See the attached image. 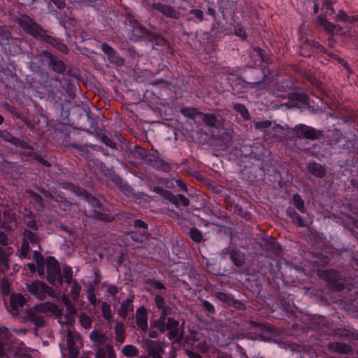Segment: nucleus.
<instances>
[{
    "instance_id": "nucleus-2",
    "label": "nucleus",
    "mask_w": 358,
    "mask_h": 358,
    "mask_svg": "<svg viewBox=\"0 0 358 358\" xmlns=\"http://www.w3.org/2000/svg\"><path fill=\"white\" fill-rule=\"evenodd\" d=\"M20 27L27 34L36 38H39L44 29L27 15H22L15 20Z\"/></svg>"
},
{
    "instance_id": "nucleus-47",
    "label": "nucleus",
    "mask_w": 358,
    "mask_h": 358,
    "mask_svg": "<svg viewBox=\"0 0 358 358\" xmlns=\"http://www.w3.org/2000/svg\"><path fill=\"white\" fill-rule=\"evenodd\" d=\"M80 322L81 325L85 329H89L91 327L92 320L90 317L85 314H82L80 315Z\"/></svg>"
},
{
    "instance_id": "nucleus-45",
    "label": "nucleus",
    "mask_w": 358,
    "mask_h": 358,
    "mask_svg": "<svg viewBox=\"0 0 358 358\" xmlns=\"http://www.w3.org/2000/svg\"><path fill=\"white\" fill-rule=\"evenodd\" d=\"M39 38L41 40L45 41L46 43H50L53 47H55L56 43H57V42L59 41L58 39L47 34L45 30L43 31Z\"/></svg>"
},
{
    "instance_id": "nucleus-49",
    "label": "nucleus",
    "mask_w": 358,
    "mask_h": 358,
    "mask_svg": "<svg viewBox=\"0 0 358 358\" xmlns=\"http://www.w3.org/2000/svg\"><path fill=\"white\" fill-rule=\"evenodd\" d=\"M87 299L92 305H93L94 306H96V303H97V299H96V295L94 292V288L92 286L87 291Z\"/></svg>"
},
{
    "instance_id": "nucleus-16",
    "label": "nucleus",
    "mask_w": 358,
    "mask_h": 358,
    "mask_svg": "<svg viewBox=\"0 0 358 358\" xmlns=\"http://www.w3.org/2000/svg\"><path fill=\"white\" fill-rule=\"evenodd\" d=\"M167 330H169L168 337L172 340L179 334V322L173 317H168L166 320Z\"/></svg>"
},
{
    "instance_id": "nucleus-42",
    "label": "nucleus",
    "mask_w": 358,
    "mask_h": 358,
    "mask_svg": "<svg viewBox=\"0 0 358 358\" xmlns=\"http://www.w3.org/2000/svg\"><path fill=\"white\" fill-rule=\"evenodd\" d=\"M101 313H102V316L106 320H109L112 317L110 305L108 304L106 302L102 303Z\"/></svg>"
},
{
    "instance_id": "nucleus-11",
    "label": "nucleus",
    "mask_w": 358,
    "mask_h": 358,
    "mask_svg": "<svg viewBox=\"0 0 358 358\" xmlns=\"http://www.w3.org/2000/svg\"><path fill=\"white\" fill-rule=\"evenodd\" d=\"M10 313L13 315L18 314V309L23 307L27 302V299L21 294H11L10 297Z\"/></svg>"
},
{
    "instance_id": "nucleus-25",
    "label": "nucleus",
    "mask_w": 358,
    "mask_h": 358,
    "mask_svg": "<svg viewBox=\"0 0 358 358\" xmlns=\"http://www.w3.org/2000/svg\"><path fill=\"white\" fill-rule=\"evenodd\" d=\"M90 337L93 342L98 343L99 345L105 344L108 341L107 336L98 331H92Z\"/></svg>"
},
{
    "instance_id": "nucleus-62",
    "label": "nucleus",
    "mask_w": 358,
    "mask_h": 358,
    "mask_svg": "<svg viewBox=\"0 0 358 358\" xmlns=\"http://www.w3.org/2000/svg\"><path fill=\"white\" fill-rule=\"evenodd\" d=\"M0 289L3 294H8L10 291V286L6 280H2L0 282Z\"/></svg>"
},
{
    "instance_id": "nucleus-56",
    "label": "nucleus",
    "mask_w": 358,
    "mask_h": 358,
    "mask_svg": "<svg viewBox=\"0 0 358 358\" xmlns=\"http://www.w3.org/2000/svg\"><path fill=\"white\" fill-rule=\"evenodd\" d=\"M59 203V207L63 210H69L71 209V203L66 201L64 197L61 196V201H57Z\"/></svg>"
},
{
    "instance_id": "nucleus-6",
    "label": "nucleus",
    "mask_w": 358,
    "mask_h": 358,
    "mask_svg": "<svg viewBox=\"0 0 358 358\" xmlns=\"http://www.w3.org/2000/svg\"><path fill=\"white\" fill-rule=\"evenodd\" d=\"M154 192L160 194L164 199L169 201L176 206H178L180 203L184 206H188L190 204L189 200L182 194L174 195L170 191L160 187H155Z\"/></svg>"
},
{
    "instance_id": "nucleus-24",
    "label": "nucleus",
    "mask_w": 358,
    "mask_h": 358,
    "mask_svg": "<svg viewBox=\"0 0 358 358\" xmlns=\"http://www.w3.org/2000/svg\"><path fill=\"white\" fill-rule=\"evenodd\" d=\"M229 258L237 267H241L245 262L243 256L235 250H231L229 253Z\"/></svg>"
},
{
    "instance_id": "nucleus-9",
    "label": "nucleus",
    "mask_w": 358,
    "mask_h": 358,
    "mask_svg": "<svg viewBox=\"0 0 358 358\" xmlns=\"http://www.w3.org/2000/svg\"><path fill=\"white\" fill-rule=\"evenodd\" d=\"M289 107L301 108L308 105V96L303 92H293L288 95Z\"/></svg>"
},
{
    "instance_id": "nucleus-44",
    "label": "nucleus",
    "mask_w": 358,
    "mask_h": 358,
    "mask_svg": "<svg viewBox=\"0 0 358 358\" xmlns=\"http://www.w3.org/2000/svg\"><path fill=\"white\" fill-rule=\"evenodd\" d=\"M146 284L150 287L155 288L156 289H166L165 286L161 282L153 279L149 278L146 280Z\"/></svg>"
},
{
    "instance_id": "nucleus-48",
    "label": "nucleus",
    "mask_w": 358,
    "mask_h": 358,
    "mask_svg": "<svg viewBox=\"0 0 358 358\" xmlns=\"http://www.w3.org/2000/svg\"><path fill=\"white\" fill-rule=\"evenodd\" d=\"M10 37V31L0 27V43L3 44V43L8 41Z\"/></svg>"
},
{
    "instance_id": "nucleus-53",
    "label": "nucleus",
    "mask_w": 358,
    "mask_h": 358,
    "mask_svg": "<svg viewBox=\"0 0 358 358\" xmlns=\"http://www.w3.org/2000/svg\"><path fill=\"white\" fill-rule=\"evenodd\" d=\"M66 146L75 148L80 153L81 155H85L87 153V149L83 145L69 143Z\"/></svg>"
},
{
    "instance_id": "nucleus-54",
    "label": "nucleus",
    "mask_w": 358,
    "mask_h": 358,
    "mask_svg": "<svg viewBox=\"0 0 358 358\" xmlns=\"http://www.w3.org/2000/svg\"><path fill=\"white\" fill-rule=\"evenodd\" d=\"M138 29L140 30L141 33L147 36L149 39H152L157 37V34L155 32L148 30L147 28L143 26H138Z\"/></svg>"
},
{
    "instance_id": "nucleus-57",
    "label": "nucleus",
    "mask_w": 358,
    "mask_h": 358,
    "mask_svg": "<svg viewBox=\"0 0 358 358\" xmlns=\"http://www.w3.org/2000/svg\"><path fill=\"white\" fill-rule=\"evenodd\" d=\"M320 48H321V51L324 52L329 57L331 58L334 60L337 61L338 63H339L340 60H341L343 59L340 56H338L337 54H336L331 51H328L324 47H320Z\"/></svg>"
},
{
    "instance_id": "nucleus-58",
    "label": "nucleus",
    "mask_w": 358,
    "mask_h": 358,
    "mask_svg": "<svg viewBox=\"0 0 358 358\" xmlns=\"http://www.w3.org/2000/svg\"><path fill=\"white\" fill-rule=\"evenodd\" d=\"M202 306L206 311H207L211 314H214L215 313V307L213 306V305L212 303H210L208 301H206V300L202 301Z\"/></svg>"
},
{
    "instance_id": "nucleus-23",
    "label": "nucleus",
    "mask_w": 358,
    "mask_h": 358,
    "mask_svg": "<svg viewBox=\"0 0 358 358\" xmlns=\"http://www.w3.org/2000/svg\"><path fill=\"white\" fill-rule=\"evenodd\" d=\"M200 115L202 116L203 122L207 127H217L218 120L215 114L202 113Z\"/></svg>"
},
{
    "instance_id": "nucleus-50",
    "label": "nucleus",
    "mask_w": 358,
    "mask_h": 358,
    "mask_svg": "<svg viewBox=\"0 0 358 358\" xmlns=\"http://www.w3.org/2000/svg\"><path fill=\"white\" fill-rule=\"evenodd\" d=\"M29 152H28L29 155H31V156H33L35 159H36L38 162L42 164L46 167H50V164L48 161L43 159L41 156L38 155L36 153H34L33 150H29Z\"/></svg>"
},
{
    "instance_id": "nucleus-27",
    "label": "nucleus",
    "mask_w": 358,
    "mask_h": 358,
    "mask_svg": "<svg viewBox=\"0 0 358 358\" xmlns=\"http://www.w3.org/2000/svg\"><path fill=\"white\" fill-rule=\"evenodd\" d=\"M94 219L103 222H110L115 220V217L108 213H103L96 210H94L92 215Z\"/></svg>"
},
{
    "instance_id": "nucleus-18",
    "label": "nucleus",
    "mask_w": 358,
    "mask_h": 358,
    "mask_svg": "<svg viewBox=\"0 0 358 358\" xmlns=\"http://www.w3.org/2000/svg\"><path fill=\"white\" fill-rule=\"evenodd\" d=\"M134 296H131L130 298L124 300L118 310V315L122 318L124 319L127 316V314L130 311H133L134 307L132 305Z\"/></svg>"
},
{
    "instance_id": "nucleus-3",
    "label": "nucleus",
    "mask_w": 358,
    "mask_h": 358,
    "mask_svg": "<svg viewBox=\"0 0 358 358\" xmlns=\"http://www.w3.org/2000/svg\"><path fill=\"white\" fill-rule=\"evenodd\" d=\"M292 131L296 138L311 141L320 139L324 133L322 130L317 129L304 124L296 125L292 129Z\"/></svg>"
},
{
    "instance_id": "nucleus-19",
    "label": "nucleus",
    "mask_w": 358,
    "mask_h": 358,
    "mask_svg": "<svg viewBox=\"0 0 358 358\" xmlns=\"http://www.w3.org/2000/svg\"><path fill=\"white\" fill-rule=\"evenodd\" d=\"M329 348L333 351L341 354H348L352 351V348L350 345L341 342L329 343Z\"/></svg>"
},
{
    "instance_id": "nucleus-7",
    "label": "nucleus",
    "mask_w": 358,
    "mask_h": 358,
    "mask_svg": "<svg viewBox=\"0 0 358 358\" xmlns=\"http://www.w3.org/2000/svg\"><path fill=\"white\" fill-rule=\"evenodd\" d=\"M151 8L152 10L162 13L164 16L171 19L178 20L182 16L181 13L174 7L162 2L153 3Z\"/></svg>"
},
{
    "instance_id": "nucleus-8",
    "label": "nucleus",
    "mask_w": 358,
    "mask_h": 358,
    "mask_svg": "<svg viewBox=\"0 0 358 358\" xmlns=\"http://www.w3.org/2000/svg\"><path fill=\"white\" fill-rule=\"evenodd\" d=\"M0 138L5 142L10 143L12 145L19 146L22 149L34 150L33 147L29 145L27 142L13 136L6 130L0 131Z\"/></svg>"
},
{
    "instance_id": "nucleus-61",
    "label": "nucleus",
    "mask_w": 358,
    "mask_h": 358,
    "mask_svg": "<svg viewBox=\"0 0 358 358\" xmlns=\"http://www.w3.org/2000/svg\"><path fill=\"white\" fill-rule=\"evenodd\" d=\"M29 243L25 241H22V245L20 248L21 256L23 257H27V256L29 253Z\"/></svg>"
},
{
    "instance_id": "nucleus-4",
    "label": "nucleus",
    "mask_w": 358,
    "mask_h": 358,
    "mask_svg": "<svg viewBox=\"0 0 358 358\" xmlns=\"http://www.w3.org/2000/svg\"><path fill=\"white\" fill-rule=\"evenodd\" d=\"M317 275L320 279L327 281L334 290L341 291L345 287L341 275L334 270H319Z\"/></svg>"
},
{
    "instance_id": "nucleus-37",
    "label": "nucleus",
    "mask_w": 358,
    "mask_h": 358,
    "mask_svg": "<svg viewBox=\"0 0 358 358\" xmlns=\"http://www.w3.org/2000/svg\"><path fill=\"white\" fill-rule=\"evenodd\" d=\"M81 291V286L77 281H73L72 282V286L71 289V294L72 299L74 301H77L80 297V292Z\"/></svg>"
},
{
    "instance_id": "nucleus-40",
    "label": "nucleus",
    "mask_w": 358,
    "mask_h": 358,
    "mask_svg": "<svg viewBox=\"0 0 358 358\" xmlns=\"http://www.w3.org/2000/svg\"><path fill=\"white\" fill-rule=\"evenodd\" d=\"M8 329L6 327L0 328V357L2 358L5 355L3 341L7 338Z\"/></svg>"
},
{
    "instance_id": "nucleus-28",
    "label": "nucleus",
    "mask_w": 358,
    "mask_h": 358,
    "mask_svg": "<svg viewBox=\"0 0 358 358\" xmlns=\"http://www.w3.org/2000/svg\"><path fill=\"white\" fill-rule=\"evenodd\" d=\"M50 63L53 70L57 73H63L66 69L64 63L57 57H52L50 59Z\"/></svg>"
},
{
    "instance_id": "nucleus-30",
    "label": "nucleus",
    "mask_w": 358,
    "mask_h": 358,
    "mask_svg": "<svg viewBox=\"0 0 358 358\" xmlns=\"http://www.w3.org/2000/svg\"><path fill=\"white\" fill-rule=\"evenodd\" d=\"M122 354L127 357H134L138 355V350L133 345H127L122 349Z\"/></svg>"
},
{
    "instance_id": "nucleus-14",
    "label": "nucleus",
    "mask_w": 358,
    "mask_h": 358,
    "mask_svg": "<svg viewBox=\"0 0 358 358\" xmlns=\"http://www.w3.org/2000/svg\"><path fill=\"white\" fill-rule=\"evenodd\" d=\"M101 48L102 51L107 55L108 59L111 62L118 65L122 64V60L120 57L117 51L114 50L112 47L108 45L106 43H103L101 45Z\"/></svg>"
},
{
    "instance_id": "nucleus-17",
    "label": "nucleus",
    "mask_w": 358,
    "mask_h": 358,
    "mask_svg": "<svg viewBox=\"0 0 358 358\" xmlns=\"http://www.w3.org/2000/svg\"><path fill=\"white\" fill-rule=\"evenodd\" d=\"M308 171L314 176L322 178L326 174L325 168L317 162L309 163L307 166Z\"/></svg>"
},
{
    "instance_id": "nucleus-33",
    "label": "nucleus",
    "mask_w": 358,
    "mask_h": 358,
    "mask_svg": "<svg viewBox=\"0 0 358 358\" xmlns=\"http://www.w3.org/2000/svg\"><path fill=\"white\" fill-rule=\"evenodd\" d=\"M180 113L185 117H187L189 118H194L197 115H200L202 114L201 112H199L196 108H182L180 109Z\"/></svg>"
},
{
    "instance_id": "nucleus-39",
    "label": "nucleus",
    "mask_w": 358,
    "mask_h": 358,
    "mask_svg": "<svg viewBox=\"0 0 358 358\" xmlns=\"http://www.w3.org/2000/svg\"><path fill=\"white\" fill-rule=\"evenodd\" d=\"M8 268V258L4 250L0 247V271H4Z\"/></svg>"
},
{
    "instance_id": "nucleus-5",
    "label": "nucleus",
    "mask_w": 358,
    "mask_h": 358,
    "mask_svg": "<svg viewBox=\"0 0 358 358\" xmlns=\"http://www.w3.org/2000/svg\"><path fill=\"white\" fill-rule=\"evenodd\" d=\"M47 280L52 285H55L58 280L59 285H62V276L60 273V266L57 260L52 257L46 259Z\"/></svg>"
},
{
    "instance_id": "nucleus-1",
    "label": "nucleus",
    "mask_w": 358,
    "mask_h": 358,
    "mask_svg": "<svg viewBox=\"0 0 358 358\" xmlns=\"http://www.w3.org/2000/svg\"><path fill=\"white\" fill-rule=\"evenodd\" d=\"M45 310L43 303H41L35 306L28 308L24 312V320L33 324L36 329L43 328L46 326Z\"/></svg>"
},
{
    "instance_id": "nucleus-43",
    "label": "nucleus",
    "mask_w": 358,
    "mask_h": 358,
    "mask_svg": "<svg viewBox=\"0 0 358 358\" xmlns=\"http://www.w3.org/2000/svg\"><path fill=\"white\" fill-rule=\"evenodd\" d=\"M85 199L94 208H99L101 210H103V206L99 200H98L96 197L91 196V195H87L85 196Z\"/></svg>"
},
{
    "instance_id": "nucleus-64",
    "label": "nucleus",
    "mask_w": 358,
    "mask_h": 358,
    "mask_svg": "<svg viewBox=\"0 0 358 358\" xmlns=\"http://www.w3.org/2000/svg\"><path fill=\"white\" fill-rule=\"evenodd\" d=\"M234 34L243 39H246V38H247V34L245 33V31L241 27H239V26L236 27L234 29Z\"/></svg>"
},
{
    "instance_id": "nucleus-29",
    "label": "nucleus",
    "mask_w": 358,
    "mask_h": 358,
    "mask_svg": "<svg viewBox=\"0 0 358 358\" xmlns=\"http://www.w3.org/2000/svg\"><path fill=\"white\" fill-rule=\"evenodd\" d=\"M214 296L219 301L226 303L228 306H231V303L233 302L234 296L230 294H227L222 292H216L214 294Z\"/></svg>"
},
{
    "instance_id": "nucleus-10",
    "label": "nucleus",
    "mask_w": 358,
    "mask_h": 358,
    "mask_svg": "<svg viewBox=\"0 0 358 358\" xmlns=\"http://www.w3.org/2000/svg\"><path fill=\"white\" fill-rule=\"evenodd\" d=\"M45 287L46 285L39 280H35L27 284L28 291L39 300L45 299Z\"/></svg>"
},
{
    "instance_id": "nucleus-20",
    "label": "nucleus",
    "mask_w": 358,
    "mask_h": 358,
    "mask_svg": "<svg viewBox=\"0 0 358 358\" xmlns=\"http://www.w3.org/2000/svg\"><path fill=\"white\" fill-rule=\"evenodd\" d=\"M287 215L292 219V222L299 227H303L304 223L302 217L298 214L293 207H288L286 210Z\"/></svg>"
},
{
    "instance_id": "nucleus-22",
    "label": "nucleus",
    "mask_w": 358,
    "mask_h": 358,
    "mask_svg": "<svg viewBox=\"0 0 358 358\" xmlns=\"http://www.w3.org/2000/svg\"><path fill=\"white\" fill-rule=\"evenodd\" d=\"M43 303V306H44L46 314L48 312H50L56 317H60L62 315V314H63L62 310L61 308H59L56 304L51 303V302H45Z\"/></svg>"
},
{
    "instance_id": "nucleus-59",
    "label": "nucleus",
    "mask_w": 358,
    "mask_h": 358,
    "mask_svg": "<svg viewBox=\"0 0 358 358\" xmlns=\"http://www.w3.org/2000/svg\"><path fill=\"white\" fill-rule=\"evenodd\" d=\"M103 350L105 352V357L107 356V358H116L115 352L111 345H106Z\"/></svg>"
},
{
    "instance_id": "nucleus-63",
    "label": "nucleus",
    "mask_w": 358,
    "mask_h": 358,
    "mask_svg": "<svg viewBox=\"0 0 358 358\" xmlns=\"http://www.w3.org/2000/svg\"><path fill=\"white\" fill-rule=\"evenodd\" d=\"M101 139L102 142L108 147H110L113 149L116 148V144L107 136H101Z\"/></svg>"
},
{
    "instance_id": "nucleus-55",
    "label": "nucleus",
    "mask_w": 358,
    "mask_h": 358,
    "mask_svg": "<svg viewBox=\"0 0 358 358\" xmlns=\"http://www.w3.org/2000/svg\"><path fill=\"white\" fill-rule=\"evenodd\" d=\"M341 336L345 338H354L358 340V333H355L348 329H343L340 333Z\"/></svg>"
},
{
    "instance_id": "nucleus-60",
    "label": "nucleus",
    "mask_w": 358,
    "mask_h": 358,
    "mask_svg": "<svg viewBox=\"0 0 358 358\" xmlns=\"http://www.w3.org/2000/svg\"><path fill=\"white\" fill-rule=\"evenodd\" d=\"M155 327L160 331L161 333H164L167 330L166 326V320H162L161 319H158L156 322Z\"/></svg>"
},
{
    "instance_id": "nucleus-32",
    "label": "nucleus",
    "mask_w": 358,
    "mask_h": 358,
    "mask_svg": "<svg viewBox=\"0 0 358 358\" xmlns=\"http://www.w3.org/2000/svg\"><path fill=\"white\" fill-rule=\"evenodd\" d=\"M28 193L31 196V199L34 201V203L36 204V208L38 210L43 209L45 205L41 196L31 190L29 191Z\"/></svg>"
},
{
    "instance_id": "nucleus-51",
    "label": "nucleus",
    "mask_w": 358,
    "mask_h": 358,
    "mask_svg": "<svg viewBox=\"0 0 358 358\" xmlns=\"http://www.w3.org/2000/svg\"><path fill=\"white\" fill-rule=\"evenodd\" d=\"M34 259H35L38 268L41 267L42 270H43L44 259L43 255L40 252L35 251L34 253Z\"/></svg>"
},
{
    "instance_id": "nucleus-46",
    "label": "nucleus",
    "mask_w": 358,
    "mask_h": 358,
    "mask_svg": "<svg viewBox=\"0 0 358 358\" xmlns=\"http://www.w3.org/2000/svg\"><path fill=\"white\" fill-rule=\"evenodd\" d=\"M272 123L270 120H264L255 122L254 124L255 129L257 130H265L271 126Z\"/></svg>"
},
{
    "instance_id": "nucleus-15",
    "label": "nucleus",
    "mask_w": 358,
    "mask_h": 358,
    "mask_svg": "<svg viewBox=\"0 0 358 358\" xmlns=\"http://www.w3.org/2000/svg\"><path fill=\"white\" fill-rule=\"evenodd\" d=\"M136 324L142 330L146 331L148 329V313L144 306H141L136 310Z\"/></svg>"
},
{
    "instance_id": "nucleus-35",
    "label": "nucleus",
    "mask_w": 358,
    "mask_h": 358,
    "mask_svg": "<svg viewBox=\"0 0 358 358\" xmlns=\"http://www.w3.org/2000/svg\"><path fill=\"white\" fill-rule=\"evenodd\" d=\"M189 235L191 239L196 243H201L203 241V234L201 231L196 227L190 229Z\"/></svg>"
},
{
    "instance_id": "nucleus-38",
    "label": "nucleus",
    "mask_w": 358,
    "mask_h": 358,
    "mask_svg": "<svg viewBox=\"0 0 358 358\" xmlns=\"http://www.w3.org/2000/svg\"><path fill=\"white\" fill-rule=\"evenodd\" d=\"M38 189L40 191L41 193H42L47 198L55 201V202L58 201H61V195L57 194L56 192L53 193L50 191H47L44 189L43 187H38Z\"/></svg>"
},
{
    "instance_id": "nucleus-52",
    "label": "nucleus",
    "mask_w": 358,
    "mask_h": 358,
    "mask_svg": "<svg viewBox=\"0 0 358 358\" xmlns=\"http://www.w3.org/2000/svg\"><path fill=\"white\" fill-rule=\"evenodd\" d=\"M155 303L156 307L160 310L166 307L165 306V300H164V297H162L159 294H157L155 296Z\"/></svg>"
},
{
    "instance_id": "nucleus-41",
    "label": "nucleus",
    "mask_w": 358,
    "mask_h": 358,
    "mask_svg": "<svg viewBox=\"0 0 358 358\" xmlns=\"http://www.w3.org/2000/svg\"><path fill=\"white\" fill-rule=\"evenodd\" d=\"M65 282L70 285L72 282L73 271L70 266H64L62 269Z\"/></svg>"
},
{
    "instance_id": "nucleus-34",
    "label": "nucleus",
    "mask_w": 358,
    "mask_h": 358,
    "mask_svg": "<svg viewBox=\"0 0 358 358\" xmlns=\"http://www.w3.org/2000/svg\"><path fill=\"white\" fill-rule=\"evenodd\" d=\"M268 83V79L264 71L263 79L258 82L249 83L248 85L251 88H257L258 90L264 89Z\"/></svg>"
},
{
    "instance_id": "nucleus-13",
    "label": "nucleus",
    "mask_w": 358,
    "mask_h": 358,
    "mask_svg": "<svg viewBox=\"0 0 358 358\" xmlns=\"http://www.w3.org/2000/svg\"><path fill=\"white\" fill-rule=\"evenodd\" d=\"M62 301L66 306L65 317L67 318L69 322L74 320V316L77 313V309L75 303H73L69 296L63 295L61 297Z\"/></svg>"
},
{
    "instance_id": "nucleus-26",
    "label": "nucleus",
    "mask_w": 358,
    "mask_h": 358,
    "mask_svg": "<svg viewBox=\"0 0 358 358\" xmlns=\"http://www.w3.org/2000/svg\"><path fill=\"white\" fill-rule=\"evenodd\" d=\"M233 108L236 112L240 113L244 120H250V114L245 106L242 103H236L233 104Z\"/></svg>"
},
{
    "instance_id": "nucleus-36",
    "label": "nucleus",
    "mask_w": 358,
    "mask_h": 358,
    "mask_svg": "<svg viewBox=\"0 0 358 358\" xmlns=\"http://www.w3.org/2000/svg\"><path fill=\"white\" fill-rule=\"evenodd\" d=\"M293 203L299 211L305 212L304 201L299 194H295L293 195Z\"/></svg>"
},
{
    "instance_id": "nucleus-31",
    "label": "nucleus",
    "mask_w": 358,
    "mask_h": 358,
    "mask_svg": "<svg viewBox=\"0 0 358 358\" xmlns=\"http://www.w3.org/2000/svg\"><path fill=\"white\" fill-rule=\"evenodd\" d=\"M23 241H27L28 243L38 244L40 238L38 236L29 230H25L24 233Z\"/></svg>"
},
{
    "instance_id": "nucleus-21",
    "label": "nucleus",
    "mask_w": 358,
    "mask_h": 358,
    "mask_svg": "<svg viewBox=\"0 0 358 358\" xmlns=\"http://www.w3.org/2000/svg\"><path fill=\"white\" fill-rule=\"evenodd\" d=\"M115 340L120 343H123L125 340L124 325L121 322H117L115 326Z\"/></svg>"
},
{
    "instance_id": "nucleus-12",
    "label": "nucleus",
    "mask_w": 358,
    "mask_h": 358,
    "mask_svg": "<svg viewBox=\"0 0 358 358\" xmlns=\"http://www.w3.org/2000/svg\"><path fill=\"white\" fill-rule=\"evenodd\" d=\"M165 343L162 342H151L147 346V352L152 358H163L162 354L164 352Z\"/></svg>"
}]
</instances>
